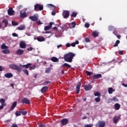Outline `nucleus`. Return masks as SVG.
<instances>
[{"label": "nucleus", "instance_id": "393cba45", "mask_svg": "<svg viewBox=\"0 0 127 127\" xmlns=\"http://www.w3.org/2000/svg\"><path fill=\"white\" fill-rule=\"evenodd\" d=\"M20 48L24 49L26 47V44H25V43L21 42L20 43Z\"/></svg>", "mask_w": 127, "mask_h": 127}, {"label": "nucleus", "instance_id": "3c124183", "mask_svg": "<svg viewBox=\"0 0 127 127\" xmlns=\"http://www.w3.org/2000/svg\"><path fill=\"white\" fill-rule=\"evenodd\" d=\"M86 75L87 76H91L92 75V72L89 71H86Z\"/></svg>", "mask_w": 127, "mask_h": 127}, {"label": "nucleus", "instance_id": "f704fd0d", "mask_svg": "<svg viewBox=\"0 0 127 127\" xmlns=\"http://www.w3.org/2000/svg\"><path fill=\"white\" fill-rule=\"evenodd\" d=\"M62 67H67V68H70L71 67V65L67 64L64 63Z\"/></svg>", "mask_w": 127, "mask_h": 127}, {"label": "nucleus", "instance_id": "4c0bfd02", "mask_svg": "<svg viewBox=\"0 0 127 127\" xmlns=\"http://www.w3.org/2000/svg\"><path fill=\"white\" fill-rule=\"evenodd\" d=\"M115 29V27L113 26H109L108 27V30L109 31H112V30H114Z\"/></svg>", "mask_w": 127, "mask_h": 127}, {"label": "nucleus", "instance_id": "e433bc0d", "mask_svg": "<svg viewBox=\"0 0 127 127\" xmlns=\"http://www.w3.org/2000/svg\"><path fill=\"white\" fill-rule=\"evenodd\" d=\"M2 22L3 23H5V27H6V26H7V25L8 24V21H7V19H4L3 20Z\"/></svg>", "mask_w": 127, "mask_h": 127}, {"label": "nucleus", "instance_id": "4468645a", "mask_svg": "<svg viewBox=\"0 0 127 127\" xmlns=\"http://www.w3.org/2000/svg\"><path fill=\"white\" fill-rule=\"evenodd\" d=\"M32 64L30 63H28L27 64H20V66H21V67H23V68L25 67L26 69H28V68H29V69L30 68V66H31Z\"/></svg>", "mask_w": 127, "mask_h": 127}, {"label": "nucleus", "instance_id": "7ed1b4c3", "mask_svg": "<svg viewBox=\"0 0 127 127\" xmlns=\"http://www.w3.org/2000/svg\"><path fill=\"white\" fill-rule=\"evenodd\" d=\"M34 10L35 11H39V10H43V5L40 4H36L34 5Z\"/></svg>", "mask_w": 127, "mask_h": 127}, {"label": "nucleus", "instance_id": "13d9d810", "mask_svg": "<svg viewBox=\"0 0 127 127\" xmlns=\"http://www.w3.org/2000/svg\"><path fill=\"white\" fill-rule=\"evenodd\" d=\"M37 24H39V25H40L41 24H42V23H41V21L38 20L37 21Z\"/></svg>", "mask_w": 127, "mask_h": 127}, {"label": "nucleus", "instance_id": "72a5a7b5", "mask_svg": "<svg viewBox=\"0 0 127 127\" xmlns=\"http://www.w3.org/2000/svg\"><path fill=\"white\" fill-rule=\"evenodd\" d=\"M1 49H7L8 47L4 45V44H2L1 46Z\"/></svg>", "mask_w": 127, "mask_h": 127}, {"label": "nucleus", "instance_id": "dca6fc26", "mask_svg": "<svg viewBox=\"0 0 127 127\" xmlns=\"http://www.w3.org/2000/svg\"><path fill=\"white\" fill-rule=\"evenodd\" d=\"M4 77L5 78H7L8 79H9V78H12V77H13V75L12 74V73L9 72L5 74Z\"/></svg>", "mask_w": 127, "mask_h": 127}, {"label": "nucleus", "instance_id": "58836bf2", "mask_svg": "<svg viewBox=\"0 0 127 127\" xmlns=\"http://www.w3.org/2000/svg\"><path fill=\"white\" fill-rule=\"evenodd\" d=\"M16 117H19L21 115V111H16L15 113Z\"/></svg>", "mask_w": 127, "mask_h": 127}, {"label": "nucleus", "instance_id": "20e7f679", "mask_svg": "<svg viewBox=\"0 0 127 127\" xmlns=\"http://www.w3.org/2000/svg\"><path fill=\"white\" fill-rule=\"evenodd\" d=\"M69 15H70V11L68 10H64L63 11V16H64V18H68Z\"/></svg>", "mask_w": 127, "mask_h": 127}, {"label": "nucleus", "instance_id": "2f4dec72", "mask_svg": "<svg viewBox=\"0 0 127 127\" xmlns=\"http://www.w3.org/2000/svg\"><path fill=\"white\" fill-rule=\"evenodd\" d=\"M94 101H95L96 103H100V102H101V97L95 98Z\"/></svg>", "mask_w": 127, "mask_h": 127}, {"label": "nucleus", "instance_id": "37998d69", "mask_svg": "<svg viewBox=\"0 0 127 127\" xmlns=\"http://www.w3.org/2000/svg\"><path fill=\"white\" fill-rule=\"evenodd\" d=\"M23 72H24V73L26 75H27V76H28L29 75V73H28V70H27V69H23Z\"/></svg>", "mask_w": 127, "mask_h": 127}, {"label": "nucleus", "instance_id": "4be33fe9", "mask_svg": "<svg viewBox=\"0 0 127 127\" xmlns=\"http://www.w3.org/2000/svg\"><path fill=\"white\" fill-rule=\"evenodd\" d=\"M20 17L21 18H25L26 16H27V14H26V12L24 11V12H22L21 11H20Z\"/></svg>", "mask_w": 127, "mask_h": 127}, {"label": "nucleus", "instance_id": "f3484780", "mask_svg": "<svg viewBox=\"0 0 127 127\" xmlns=\"http://www.w3.org/2000/svg\"><path fill=\"white\" fill-rule=\"evenodd\" d=\"M120 118L121 117L118 116L114 117L113 118L114 124H118V121L120 120Z\"/></svg>", "mask_w": 127, "mask_h": 127}, {"label": "nucleus", "instance_id": "0eeeda50", "mask_svg": "<svg viewBox=\"0 0 127 127\" xmlns=\"http://www.w3.org/2000/svg\"><path fill=\"white\" fill-rule=\"evenodd\" d=\"M81 87V81H79L77 85H76V94H79V93H80V88Z\"/></svg>", "mask_w": 127, "mask_h": 127}, {"label": "nucleus", "instance_id": "473e14b6", "mask_svg": "<svg viewBox=\"0 0 127 127\" xmlns=\"http://www.w3.org/2000/svg\"><path fill=\"white\" fill-rule=\"evenodd\" d=\"M48 7H51V8H56V6L52 4H48Z\"/></svg>", "mask_w": 127, "mask_h": 127}, {"label": "nucleus", "instance_id": "bf43d9fd", "mask_svg": "<svg viewBox=\"0 0 127 127\" xmlns=\"http://www.w3.org/2000/svg\"><path fill=\"white\" fill-rule=\"evenodd\" d=\"M32 49H33L32 47H30V48H28L27 49V50H28V51H32Z\"/></svg>", "mask_w": 127, "mask_h": 127}, {"label": "nucleus", "instance_id": "774afa93", "mask_svg": "<svg viewBox=\"0 0 127 127\" xmlns=\"http://www.w3.org/2000/svg\"><path fill=\"white\" fill-rule=\"evenodd\" d=\"M58 48H61L62 47V45H59L57 46Z\"/></svg>", "mask_w": 127, "mask_h": 127}, {"label": "nucleus", "instance_id": "f8f14e48", "mask_svg": "<svg viewBox=\"0 0 127 127\" xmlns=\"http://www.w3.org/2000/svg\"><path fill=\"white\" fill-rule=\"evenodd\" d=\"M29 19H31L32 21H37L38 20V17L36 15L31 16L29 17Z\"/></svg>", "mask_w": 127, "mask_h": 127}, {"label": "nucleus", "instance_id": "412c9836", "mask_svg": "<svg viewBox=\"0 0 127 127\" xmlns=\"http://www.w3.org/2000/svg\"><path fill=\"white\" fill-rule=\"evenodd\" d=\"M17 103L16 102H14L12 103V106L11 107L10 109V111H13V110H14V108H15V107H16V105H17Z\"/></svg>", "mask_w": 127, "mask_h": 127}, {"label": "nucleus", "instance_id": "423d86ee", "mask_svg": "<svg viewBox=\"0 0 127 127\" xmlns=\"http://www.w3.org/2000/svg\"><path fill=\"white\" fill-rule=\"evenodd\" d=\"M106 126V123L104 121H98L96 124V126L98 127H105Z\"/></svg>", "mask_w": 127, "mask_h": 127}, {"label": "nucleus", "instance_id": "f257e3e1", "mask_svg": "<svg viewBox=\"0 0 127 127\" xmlns=\"http://www.w3.org/2000/svg\"><path fill=\"white\" fill-rule=\"evenodd\" d=\"M76 56L74 53L72 52H69L64 55V59L65 62H68V63H71L73 61V58Z\"/></svg>", "mask_w": 127, "mask_h": 127}, {"label": "nucleus", "instance_id": "603ef678", "mask_svg": "<svg viewBox=\"0 0 127 127\" xmlns=\"http://www.w3.org/2000/svg\"><path fill=\"white\" fill-rule=\"evenodd\" d=\"M12 35L13 37H18V35L15 33H13Z\"/></svg>", "mask_w": 127, "mask_h": 127}, {"label": "nucleus", "instance_id": "f03ea898", "mask_svg": "<svg viewBox=\"0 0 127 127\" xmlns=\"http://www.w3.org/2000/svg\"><path fill=\"white\" fill-rule=\"evenodd\" d=\"M9 67L11 69H12L13 70H17L19 72H21V71H22V68L21 67L18 66L14 64H10L9 65Z\"/></svg>", "mask_w": 127, "mask_h": 127}, {"label": "nucleus", "instance_id": "7c9ffc66", "mask_svg": "<svg viewBox=\"0 0 127 127\" xmlns=\"http://www.w3.org/2000/svg\"><path fill=\"white\" fill-rule=\"evenodd\" d=\"M120 42L121 41H120V40H117L115 44L114 45V47H117V46H119V44H120Z\"/></svg>", "mask_w": 127, "mask_h": 127}, {"label": "nucleus", "instance_id": "a211bd4d", "mask_svg": "<svg viewBox=\"0 0 127 127\" xmlns=\"http://www.w3.org/2000/svg\"><path fill=\"white\" fill-rule=\"evenodd\" d=\"M48 86H44L42 87V88L41 89V92L43 94L45 93L47 90H48Z\"/></svg>", "mask_w": 127, "mask_h": 127}, {"label": "nucleus", "instance_id": "1a4fd4ad", "mask_svg": "<svg viewBox=\"0 0 127 127\" xmlns=\"http://www.w3.org/2000/svg\"><path fill=\"white\" fill-rule=\"evenodd\" d=\"M83 88L85 91H91L92 89V85L88 84V85H84Z\"/></svg>", "mask_w": 127, "mask_h": 127}, {"label": "nucleus", "instance_id": "de8ad7c7", "mask_svg": "<svg viewBox=\"0 0 127 127\" xmlns=\"http://www.w3.org/2000/svg\"><path fill=\"white\" fill-rule=\"evenodd\" d=\"M71 26L74 28L76 26V22H71Z\"/></svg>", "mask_w": 127, "mask_h": 127}, {"label": "nucleus", "instance_id": "69168bd1", "mask_svg": "<svg viewBox=\"0 0 127 127\" xmlns=\"http://www.w3.org/2000/svg\"><path fill=\"white\" fill-rule=\"evenodd\" d=\"M122 86H124V87H126V88H127V84L125 83H122Z\"/></svg>", "mask_w": 127, "mask_h": 127}, {"label": "nucleus", "instance_id": "9b49d317", "mask_svg": "<svg viewBox=\"0 0 127 127\" xmlns=\"http://www.w3.org/2000/svg\"><path fill=\"white\" fill-rule=\"evenodd\" d=\"M69 121L67 119H64L61 120V123L62 124V126H65V125H67L68 124Z\"/></svg>", "mask_w": 127, "mask_h": 127}, {"label": "nucleus", "instance_id": "2eb2a0df", "mask_svg": "<svg viewBox=\"0 0 127 127\" xmlns=\"http://www.w3.org/2000/svg\"><path fill=\"white\" fill-rule=\"evenodd\" d=\"M24 53V51H23V50L18 49L17 51L16 54H17V55L21 56V55H22V54H23Z\"/></svg>", "mask_w": 127, "mask_h": 127}, {"label": "nucleus", "instance_id": "0e129e2a", "mask_svg": "<svg viewBox=\"0 0 127 127\" xmlns=\"http://www.w3.org/2000/svg\"><path fill=\"white\" fill-rule=\"evenodd\" d=\"M71 46H72V47H75V46H76V45L75 44V43H72L71 44Z\"/></svg>", "mask_w": 127, "mask_h": 127}, {"label": "nucleus", "instance_id": "c03bdc74", "mask_svg": "<svg viewBox=\"0 0 127 127\" xmlns=\"http://www.w3.org/2000/svg\"><path fill=\"white\" fill-rule=\"evenodd\" d=\"M51 71V67L48 68L46 70V73H50V71Z\"/></svg>", "mask_w": 127, "mask_h": 127}, {"label": "nucleus", "instance_id": "052dcab7", "mask_svg": "<svg viewBox=\"0 0 127 127\" xmlns=\"http://www.w3.org/2000/svg\"><path fill=\"white\" fill-rule=\"evenodd\" d=\"M119 54L120 55H123V54H124V53H123V51H119Z\"/></svg>", "mask_w": 127, "mask_h": 127}, {"label": "nucleus", "instance_id": "6e6552de", "mask_svg": "<svg viewBox=\"0 0 127 127\" xmlns=\"http://www.w3.org/2000/svg\"><path fill=\"white\" fill-rule=\"evenodd\" d=\"M7 13L8 15L11 16V15H13V13H14V10H13V9H12V7H10L8 9Z\"/></svg>", "mask_w": 127, "mask_h": 127}, {"label": "nucleus", "instance_id": "9d476101", "mask_svg": "<svg viewBox=\"0 0 127 127\" xmlns=\"http://www.w3.org/2000/svg\"><path fill=\"white\" fill-rule=\"evenodd\" d=\"M22 104H26L27 105H29V104H30V101H29V99L25 98L22 99Z\"/></svg>", "mask_w": 127, "mask_h": 127}, {"label": "nucleus", "instance_id": "aec40b11", "mask_svg": "<svg viewBox=\"0 0 127 127\" xmlns=\"http://www.w3.org/2000/svg\"><path fill=\"white\" fill-rule=\"evenodd\" d=\"M93 37H98L99 36V32L97 31H94L91 34Z\"/></svg>", "mask_w": 127, "mask_h": 127}, {"label": "nucleus", "instance_id": "5fc2aeb1", "mask_svg": "<svg viewBox=\"0 0 127 127\" xmlns=\"http://www.w3.org/2000/svg\"><path fill=\"white\" fill-rule=\"evenodd\" d=\"M85 42H87V43L90 42V39H88V38H86L85 39Z\"/></svg>", "mask_w": 127, "mask_h": 127}, {"label": "nucleus", "instance_id": "6ab92c4d", "mask_svg": "<svg viewBox=\"0 0 127 127\" xmlns=\"http://www.w3.org/2000/svg\"><path fill=\"white\" fill-rule=\"evenodd\" d=\"M60 27L61 28H62V29L64 30H66V29H68V28H69V27L68 26H67V25H61L60 24Z\"/></svg>", "mask_w": 127, "mask_h": 127}, {"label": "nucleus", "instance_id": "49530a36", "mask_svg": "<svg viewBox=\"0 0 127 127\" xmlns=\"http://www.w3.org/2000/svg\"><path fill=\"white\" fill-rule=\"evenodd\" d=\"M113 101H114V102H119V99H118V98H117V97H114L112 98Z\"/></svg>", "mask_w": 127, "mask_h": 127}, {"label": "nucleus", "instance_id": "09e8293b", "mask_svg": "<svg viewBox=\"0 0 127 127\" xmlns=\"http://www.w3.org/2000/svg\"><path fill=\"white\" fill-rule=\"evenodd\" d=\"M113 34H115V35H116V36H117V38H118V39H121V35H117V34H116V33H115L114 32H113Z\"/></svg>", "mask_w": 127, "mask_h": 127}, {"label": "nucleus", "instance_id": "8fccbe9b", "mask_svg": "<svg viewBox=\"0 0 127 127\" xmlns=\"http://www.w3.org/2000/svg\"><path fill=\"white\" fill-rule=\"evenodd\" d=\"M85 27H86V28H89V27H90V24L86 23L85 24Z\"/></svg>", "mask_w": 127, "mask_h": 127}, {"label": "nucleus", "instance_id": "4d7b16f0", "mask_svg": "<svg viewBox=\"0 0 127 127\" xmlns=\"http://www.w3.org/2000/svg\"><path fill=\"white\" fill-rule=\"evenodd\" d=\"M38 127H46V126L43 124H40Z\"/></svg>", "mask_w": 127, "mask_h": 127}, {"label": "nucleus", "instance_id": "79ce46f5", "mask_svg": "<svg viewBox=\"0 0 127 127\" xmlns=\"http://www.w3.org/2000/svg\"><path fill=\"white\" fill-rule=\"evenodd\" d=\"M12 25H13L14 26H16L18 25V23H17L14 21H12Z\"/></svg>", "mask_w": 127, "mask_h": 127}, {"label": "nucleus", "instance_id": "bb28decb", "mask_svg": "<svg viewBox=\"0 0 127 127\" xmlns=\"http://www.w3.org/2000/svg\"><path fill=\"white\" fill-rule=\"evenodd\" d=\"M51 61H52L53 62H59V59H58L56 57H52L51 59Z\"/></svg>", "mask_w": 127, "mask_h": 127}, {"label": "nucleus", "instance_id": "a878e982", "mask_svg": "<svg viewBox=\"0 0 127 127\" xmlns=\"http://www.w3.org/2000/svg\"><path fill=\"white\" fill-rule=\"evenodd\" d=\"M1 53H3V54H9V53H10V51H9V50L7 49L2 50L1 51Z\"/></svg>", "mask_w": 127, "mask_h": 127}, {"label": "nucleus", "instance_id": "c756f323", "mask_svg": "<svg viewBox=\"0 0 127 127\" xmlns=\"http://www.w3.org/2000/svg\"><path fill=\"white\" fill-rule=\"evenodd\" d=\"M51 28H52V26H46L44 28V30L45 31H47L48 30H50Z\"/></svg>", "mask_w": 127, "mask_h": 127}, {"label": "nucleus", "instance_id": "338daca9", "mask_svg": "<svg viewBox=\"0 0 127 127\" xmlns=\"http://www.w3.org/2000/svg\"><path fill=\"white\" fill-rule=\"evenodd\" d=\"M55 14H56V12L53 11L52 12V15H55Z\"/></svg>", "mask_w": 127, "mask_h": 127}, {"label": "nucleus", "instance_id": "ddd939ff", "mask_svg": "<svg viewBox=\"0 0 127 127\" xmlns=\"http://www.w3.org/2000/svg\"><path fill=\"white\" fill-rule=\"evenodd\" d=\"M100 78H102V74L100 73L95 74L92 76V79L95 80L96 79H100Z\"/></svg>", "mask_w": 127, "mask_h": 127}, {"label": "nucleus", "instance_id": "a18cd8bd", "mask_svg": "<svg viewBox=\"0 0 127 127\" xmlns=\"http://www.w3.org/2000/svg\"><path fill=\"white\" fill-rule=\"evenodd\" d=\"M21 114L23 115V116H26L27 115V112L26 111H21Z\"/></svg>", "mask_w": 127, "mask_h": 127}, {"label": "nucleus", "instance_id": "a19ab883", "mask_svg": "<svg viewBox=\"0 0 127 127\" xmlns=\"http://www.w3.org/2000/svg\"><path fill=\"white\" fill-rule=\"evenodd\" d=\"M36 68V65L33 64V66H30V70H34Z\"/></svg>", "mask_w": 127, "mask_h": 127}, {"label": "nucleus", "instance_id": "cd10ccee", "mask_svg": "<svg viewBox=\"0 0 127 127\" xmlns=\"http://www.w3.org/2000/svg\"><path fill=\"white\" fill-rule=\"evenodd\" d=\"M18 30H24L25 29V26L24 25H20V26L17 27Z\"/></svg>", "mask_w": 127, "mask_h": 127}, {"label": "nucleus", "instance_id": "c85d7f7f", "mask_svg": "<svg viewBox=\"0 0 127 127\" xmlns=\"http://www.w3.org/2000/svg\"><path fill=\"white\" fill-rule=\"evenodd\" d=\"M115 92V89H114L112 87H109L108 88V93L109 94H111L112 93H114Z\"/></svg>", "mask_w": 127, "mask_h": 127}, {"label": "nucleus", "instance_id": "ea45409f", "mask_svg": "<svg viewBox=\"0 0 127 127\" xmlns=\"http://www.w3.org/2000/svg\"><path fill=\"white\" fill-rule=\"evenodd\" d=\"M70 16H71V17H76V16H77V13L73 12Z\"/></svg>", "mask_w": 127, "mask_h": 127}, {"label": "nucleus", "instance_id": "39448f33", "mask_svg": "<svg viewBox=\"0 0 127 127\" xmlns=\"http://www.w3.org/2000/svg\"><path fill=\"white\" fill-rule=\"evenodd\" d=\"M0 103L1 104V106H0V110H2V109H3V107L6 106V104H4L5 103V100L3 98H1L0 99Z\"/></svg>", "mask_w": 127, "mask_h": 127}, {"label": "nucleus", "instance_id": "5701e85b", "mask_svg": "<svg viewBox=\"0 0 127 127\" xmlns=\"http://www.w3.org/2000/svg\"><path fill=\"white\" fill-rule=\"evenodd\" d=\"M37 40L39 42H42L43 41H45V38L43 37H38L37 38Z\"/></svg>", "mask_w": 127, "mask_h": 127}, {"label": "nucleus", "instance_id": "c9c22d12", "mask_svg": "<svg viewBox=\"0 0 127 127\" xmlns=\"http://www.w3.org/2000/svg\"><path fill=\"white\" fill-rule=\"evenodd\" d=\"M94 95L95 97H101V93L99 92H95Z\"/></svg>", "mask_w": 127, "mask_h": 127}, {"label": "nucleus", "instance_id": "864d4df0", "mask_svg": "<svg viewBox=\"0 0 127 127\" xmlns=\"http://www.w3.org/2000/svg\"><path fill=\"white\" fill-rule=\"evenodd\" d=\"M113 102V99H109L108 100V104H110Z\"/></svg>", "mask_w": 127, "mask_h": 127}, {"label": "nucleus", "instance_id": "b1692460", "mask_svg": "<svg viewBox=\"0 0 127 127\" xmlns=\"http://www.w3.org/2000/svg\"><path fill=\"white\" fill-rule=\"evenodd\" d=\"M114 107L116 111H118V110H120L121 108V105H120L119 103H116L114 105Z\"/></svg>", "mask_w": 127, "mask_h": 127}, {"label": "nucleus", "instance_id": "680f3d73", "mask_svg": "<svg viewBox=\"0 0 127 127\" xmlns=\"http://www.w3.org/2000/svg\"><path fill=\"white\" fill-rule=\"evenodd\" d=\"M84 127H92V125H91L90 124L85 125H84Z\"/></svg>", "mask_w": 127, "mask_h": 127}, {"label": "nucleus", "instance_id": "6e6d98bb", "mask_svg": "<svg viewBox=\"0 0 127 127\" xmlns=\"http://www.w3.org/2000/svg\"><path fill=\"white\" fill-rule=\"evenodd\" d=\"M4 70V67L0 65V71H3Z\"/></svg>", "mask_w": 127, "mask_h": 127}, {"label": "nucleus", "instance_id": "e2e57ef3", "mask_svg": "<svg viewBox=\"0 0 127 127\" xmlns=\"http://www.w3.org/2000/svg\"><path fill=\"white\" fill-rule=\"evenodd\" d=\"M66 47H70V46H71V45L70 44V43H68L65 45Z\"/></svg>", "mask_w": 127, "mask_h": 127}]
</instances>
